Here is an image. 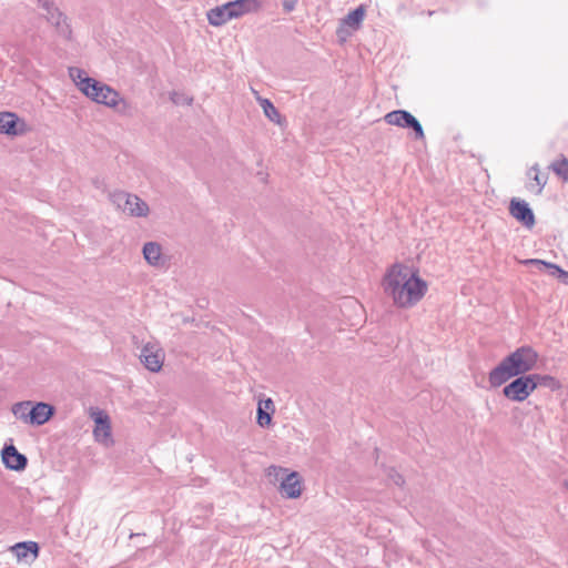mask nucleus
Here are the masks:
<instances>
[{"label": "nucleus", "instance_id": "nucleus-1", "mask_svg": "<svg viewBox=\"0 0 568 568\" xmlns=\"http://www.w3.org/2000/svg\"><path fill=\"white\" fill-rule=\"evenodd\" d=\"M383 287L396 306L408 308L425 296L428 286L408 266L394 264L384 276Z\"/></svg>", "mask_w": 568, "mask_h": 568}, {"label": "nucleus", "instance_id": "nucleus-2", "mask_svg": "<svg viewBox=\"0 0 568 568\" xmlns=\"http://www.w3.org/2000/svg\"><path fill=\"white\" fill-rule=\"evenodd\" d=\"M538 355L530 346H521L489 372L488 381L491 387H499L508 379L525 375L537 363Z\"/></svg>", "mask_w": 568, "mask_h": 568}, {"label": "nucleus", "instance_id": "nucleus-3", "mask_svg": "<svg viewBox=\"0 0 568 568\" xmlns=\"http://www.w3.org/2000/svg\"><path fill=\"white\" fill-rule=\"evenodd\" d=\"M109 200L116 210L134 217H145L149 215L150 207L145 201L135 194L116 190L109 194Z\"/></svg>", "mask_w": 568, "mask_h": 568}, {"label": "nucleus", "instance_id": "nucleus-4", "mask_svg": "<svg viewBox=\"0 0 568 568\" xmlns=\"http://www.w3.org/2000/svg\"><path fill=\"white\" fill-rule=\"evenodd\" d=\"M87 97L97 103L104 104L105 106L116 109L121 112L126 108V101L120 95V93L110 85L100 81L98 85H91L90 92Z\"/></svg>", "mask_w": 568, "mask_h": 568}, {"label": "nucleus", "instance_id": "nucleus-5", "mask_svg": "<svg viewBox=\"0 0 568 568\" xmlns=\"http://www.w3.org/2000/svg\"><path fill=\"white\" fill-rule=\"evenodd\" d=\"M38 4L45 11V20L55 28V31L62 38L70 40L72 30L68 23L67 16L60 11L53 0H39Z\"/></svg>", "mask_w": 568, "mask_h": 568}, {"label": "nucleus", "instance_id": "nucleus-6", "mask_svg": "<svg viewBox=\"0 0 568 568\" xmlns=\"http://www.w3.org/2000/svg\"><path fill=\"white\" fill-rule=\"evenodd\" d=\"M384 121L389 125L413 130L414 139L417 141L425 139L424 129L420 122L406 110L390 111L385 114Z\"/></svg>", "mask_w": 568, "mask_h": 568}, {"label": "nucleus", "instance_id": "nucleus-7", "mask_svg": "<svg viewBox=\"0 0 568 568\" xmlns=\"http://www.w3.org/2000/svg\"><path fill=\"white\" fill-rule=\"evenodd\" d=\"M535 390V383L529 375L516 376L503 389L505 397L513 402H524Z\"/></svg>", "mask_w": 568, "mask_h": 568}, {"label": "nucleus", "instance_id": "nucleus-8", "mask_svg": "<svg viewBox=\"0 0 568 568\" xmlns=\"http://www.w3.org/2000/svg\"><path fill=\"white\" fill-rule=\"evenodd\" d=\"M90 416L95 424L93 429L94 439L105 445L112 443L109 415L104 410L91 408Z\"/></svg>", "mask_w": 568, "mask_h": 568}, {"label": "nucleus", "instance_id": "nucleus-9", "mask_svg": "<svg viewBox=\"0 0 568 568\" xmlns=\"http://www.w3.org/2000/svg\"><path fill=\"white\" fill-rule=\"evenodd\" d=\"M140 358L145 368L156 373L163 366L164 352L158 344L148 343L141 349Z\"/></svg>", "mask_w": 568, "mask_h": 568}, {"label": "nucleus", "instance_id": "nucleus-10", "mask_svg": "<svg viewBox=\"0 0 568 568\" xmlns=\"http://www.w3.org/2000/svg\"><path fill=\"white\" fill-rule=\"evenodd\" d=\"M509 214L527 229H532L536 220L529 204L520 199H511L509 203Z\"/></svg>", "mask_w": 568, "mask_h": 568}, {"label": "nucleus", "instance_id": "nucleus-11", "mask_svg": "<svg viewBox=\"0 0 568 568\" xmlns=\"http://www.w3.org/2000/svg\"><path fill=\"white\" fill-rule=\"evenodd\" d=\"M366 9L363 4L358 6L353 11L348 12L341 21V24L336 31L337 37L345 41L349 36V32L346 28L352 29L353 31L358 30L362 27L363 20L365 18Z\"/></svg>", "mask_w": 568, "mask_h": 568}, {"label": "nucleus", "instance_id": "nucleus-12", "mask_svg": "<svg viewBox=\"0 0 568 568\" xmlns=\"http://www.w3.org/2000/svg\"><path fill=\"white\" fill-rule=\"evenodd\" d=\"M2 463L8 469L21 471L28 465L26 455L18 452L13 445H4L1 452Z\"/></svg>", "mask_w": 568, "mask_h": 568}, {"label": "nucleus", "instance_id": "nucleus-13", "mask_svg": "<svg viewBox=\"0 0 568 568\" xmlns=\"http://www.w3.org/2000/svg\"><path fill=\"white\" fill-rule=\"evenodd\" d=\"M280 490L285 498H298L302 494V480L298 473L292 471L287 474L281 483Z\"/></svg>", "mask_w": 568, "mask_h": 568}, {"label": "nucleus", "instance_id": "nucleus-14", "mask_svg": "<svg viewBox=\"0 0 568 568\" xmlns=\"http://www.w3.org/2000/svg\"><path fill=\"white\" fill-rule=\"evenodd\" d=\"M525 265H535L540 271H547L552 277H556L565 285H568V272L562 270L559 265L546 262L539 258H529L523 262Z\"/></svg>", "mask_w": 568, "mask_h": 568}, {"label": "nucleus", "instance_id": "nucleus-15", "mask_svg": "<svg viewBox=\"0 0 568 568\" xmlns=\"http://www.w3.org/2000/svg\"><path fill=\"white\" fill-rule=\"evenodd\" d=\"M53 406L42 402L37 403L28 412V423L37 426L43 425L53 416Z\"/></svg>", "mask_w": 568, "mask_h": 568}, {"label": "nucleus", "instance_id": "nucleus-16", "mask_svg": "<svg viewBox=\"0 0 568 568\" xmlns=\"http://www.w3.org/2000/svg\"><path fill=\"white\" fill-rule=\"evenodd\" d=\"M207 21L211 26L221 27L235 19L231 9L230 3L226 2L222 6H216L206 12Z\"/></svg>", "mask_w": 568, "mask_h": 568}, {"label": "nucleus", "instance_id": "nucleus-17", "mask_svg": "<svg viewBox=\"0 0 568 568\" xmlns=\"http://www.w3.org/2000/svg\"><path fill=\"white\" fill-rule=\"evenodd\" d=\"M69 77L85 97L89 94L91 85L99 84L98 80L90 78L83 69L77 67L69 68Z\"/></svg>", "mask_w": 568, "mask_h": 568}, {"label": "nucleus", "instance_id": "nucleus-18", "mask_svg": "<svg viewBox=\"0 0 568 568\" xmlns=\"http://www.w3.org/2000/svg\"><path fill=\"white\" fill-rule=\"evenodd\" d=\"M229 3L235 19L248 13L258 12L262 9V2L260 0H234L229 1Z\"/></svg>", "mask_w": 568, "mask_h": 568}, {"label": "nucleus", "instance_id": "nucleus-19", "mask_svg": "<svg viewBox=\"0 0 568 568\" xmlns=\"http://www.w3.org/2000/svg\"><path fill=\"white\" fill-rule=\"evenodd\" d=\"M145 261L155 267L163 266L165 261L162 255V247L158 242H146L142 248Z\"/></svg>", "mask_w": 568, "mask_h": 568}, {"label": "nucleus", "instance_id": "nucleus-20", "mask_svg": "<svg viewBox=\"0 0 568 568\" xmlns=\"http://www.w3.org/2000/svg\"><path fill=\"white\" fill-rule=\"evenodd\" d=\"M12 551L20 560H27L29 556H31L32 559H36L39 554V546L34 541L18 542L12 547Z\"/></svg>", "mask_w": 568, "mask_h": 568}, {"label": "nucleus", "instance_id": "nucleus-21", "mask_svg": "<svg viewBox=\"0 0 568 568\" xmlns=\"http://www.w3.org/2000/svg\"><path fill=\"white\" fill-rule=\"evenodd\" d=\"M19 119L14 113L11 112H1L0 113V133L8 135H17L18 134V125Z\"/></svg>", "mask_w": 568, "mask_h": 568}, {"label": "nucleus", "instance_id": "nucleus-22", "mask_svg": "<svg viewBox=\"0 0 568 568\" xmlns=\"http://www.w3.org/2000/svg\"><path fill=\"white\" fill-rule=\"evenodd\" d=\"M529 376L532 379V383H535V389L537 387H546L551 390H556L561 387L560 382L550 375L529 374Z\"/></svg>", "mask_w": 568, "mask_h": 568}, {"label": "nucleus", "instance_id": "nucleus-23", "mask_svg": "<svg viewBox=\"0 0 568 568\" xmlns=\"http://www.w3.org/2000/svg\"><path fill=\"white\" fill-rule=\"evenodd\" d=\"M257 100L264 111L265 116L274 123H281V114L274 104L268 99L257 98Z\"/></svg>", "mask_w": 568, "mask_h": 568}, {"label": "nucleus", "instance_id": "nucleus-24", "mask_svg": "<svg viewBox=\"0 0 568 568\" xmlns=\"http://www.w3.org/2000/svg\"><path fill=\"white\" fill-rule=\"evenodd\" d=\"M549 169L552 170L564 181H568V160L562 156L560 160L554 161Z\"/></svg>", "mask_w": 568, "mask_h": 568}, {"label": "nucleus", "instance_id": "nucleus-25", "mask_svg": "<svg viewBox=\"0 0 568 568\" xmlns=\"http://www.w3.org/2000/svg\"><path fill=\"white\" fill-rule=\"evenodd\" d=\"M31 402H20L12 406L13 415L28 423V412L30 410Z\"/></svg>", "mask_w": 568, "mask_h": 568}, {"label": "nucleus", "instance_id": "nucleus-26", "mask_svg": "<svg viewBox=\"0 0 568 568\" xmlns=\"http://www.w3.org/2000/svg\"><path fill=\"white\" fill-rule=\"evenodd\" d=\"M530 171L535 172V175H534L532 180L537 184L536 194H540L542 192V189L545 187V185L547 183V179L548 178H547V175L541 174L539 172L538 164H535L534 166H531Z\"/></svg>", "mask_w": 568, "mask_h": 568}, {"label": "nucleus", "instance_id": "nucleus-27", "mask_svg": "<svg viewBox=\"0 0 568 568\" xmlns=\"http://www.w3.org/2000/svg\"><path fill=\"white\" fill-rule=\"evenodd\" d=\"M257 424L261 427H268L272 424V413L266 412L262 407V403H258L257 407Z\"/></svg>", "mask_w": 568, "mask_h": 568}, {"label": "nucleus", "instance_id": "nucleus-28", "mask_svg": "<svg viewBox=\"0 0 568 568\" xmlns=\"http://www.w3.org/2000/svg\"><path fill=\"white\" fill-rule=\"evenodd\" d=\"M387 477L398 487H402L405 483L403 476L394 469L388 470Z\"/></svg>", "mask_w": 568, "mask_h": 568}, {"label": "nucleus", "instance_id": "nucleus-29", "mask_svg": "<svg viewBox=\"0 0 568 568\" xmlns=\"http://www.w3.org/2000/svg\"><path fill=\"white\" fill-rule=\"evenodd\" d=\"M282 4H283L284 11L286 13H290L296 8L297 0H283Z\"/></svg>", "mask_w": 568, "mask_h": 568}, {"label": "nucleus", "instance_id": "nucleus-30", "mask_svg": "<svg viewBox=\"0 0 568 568\" xmlns=\"http://www.w3.org/2000/svg\"><path fill=\"white\" fill-rule=\"evenodd\" d=\"M261 403H262V407L266 412L271 410V413H274L275 407H274V403H273V400L271 398H267V399H265L264 402H261Z\"/></svg>", "mask_w": 568, "mask_h": 568}, {"label": "nucleus", "instance_id": "nucleus-31", "mask_svg": "<svg viewBox=\"0 0 568 568\" xmlns=\"http://www.w3.org/2000/svg\"><path fill=\"white\" fill-rule=\"evenodd\" d=\"M134 537H140V534H131L130 538L133 539Z\"/></svg>", "mask_w": 568, "mask_h": 568}]
</instances>
